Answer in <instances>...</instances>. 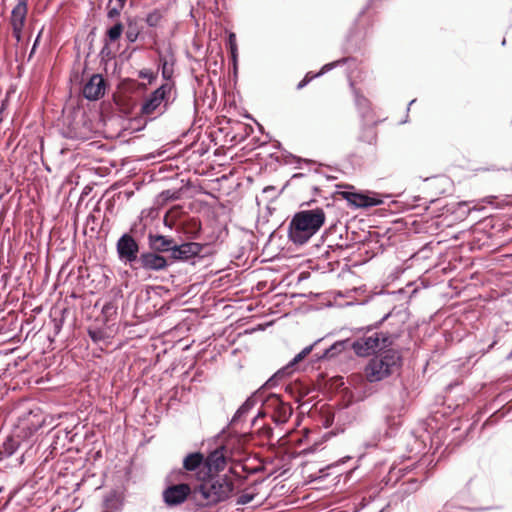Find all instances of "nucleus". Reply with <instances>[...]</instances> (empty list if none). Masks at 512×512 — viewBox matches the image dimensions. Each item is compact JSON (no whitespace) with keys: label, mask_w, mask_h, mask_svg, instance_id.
I'll use <instances>...</instances> for the list:
<instances>
[{"label":"nucleus","mask_w":512,"mask_h":512,"mask_svg":"<svg viewBox=\"0 0 512 512\" xmlns=\"http://www.w3.org/2000/svg\"><path fill=\"white\" fill-rule=\"evenodd\" d=\"M325 220L323 208L301 210L293 215L289 223L288 237L294 244L303 245L321 229Z\"/></svg>","instance_id":"f257e3e1"},{"label":"nucleus","mask_w":512,"mask_h":512,"mask_svg":"<svg viewBox=\"0 0 512 512\" xmlns=\"http://www.w3.org/2000/svg\"><path fill=\"white\" fill-rule=\"evenodd\" d=\"M176 99L174 82H165L144 96L140 105V115L146 120H155L162 116Z\"/></svg>","instance_id":"f03ea898"},{"label":"nucleus","mask_w":512,"mask_h":512,"mask_svg":"<svg viewBox=\"0 0 512 512\" xmlns=\"http://www.w3.org/2000/svg\"><path fill=\"white\" fill-rule=\"evenodd\" d=\"M401 355L397 350L388 349L369 360L364 373L367 381L370 383L380 382L393 373L401 366Z\"/></svg>","instance_id":"7ed1b4c3"},{"label":"nucleus","mask_w":512,"mask_h":512,"mask_svg":"<svg viewBox=\"0 0 512 512\" xmlns=\"http://www.w3.org/2000/svg\"><path fill=\"white\" fill-rule=\"evenodd\" d=\"M233 490V482H200L193 491V497L201 505L223 501Z\"/></svg>","instance_id":"20e7f679"},{"label":"nucleus","mask_w":512,"mask_h":512,"mask_svg":"<svg viewBox=\"0 0 512 512\" xmlns=\"http://www.w3.org/2000/svg\"><path fill=\"white\" fill-rule=\"evenodd\" d=\"M393 338L388 333L373 332L357 339L353 343V349L359 356H368L392 345Z\"/></svg>","instance_id":"39448f33"},{"label":"nucleus","mask_w":512,"mask_h":512,"mask_svg":"<svg viewBox=\"0 0 512 512\" xmlns=\"http://www.w3.org/2000/svg\"><path fill=\"white\" fill-rule=\"evenodd\" d=\"M228 452L223 446L211 451L205 457V473L204 476H199L196 480H212L219 476L227 468Z\"/></svg>","instance_id":"423d86ee"},{"label":"nucleus","mask_w":512,"mask_h":512,"mask_svg":"<svg viewBox=\"0 0 512 512\" xmlns=\"http://www.w3.org/2000/svg\"><path fill=\"white\" fill-rule=\"evenodd\" d=\"M116 251L118 259L124 264H133L138 260L139 245L137 241L128 233L123 234L117 241Z\"/></svg>","instance_id":"0eeeda50"},{"label":"nucleus","mask_w":512,"mask_h":512,"mask_svg":"<svg viewBox=\"0 0 512 512\" xmlns=\"http://www.w3.org/2000/svg\"><path fill=\"white\" fill-rule=\"evenodd\" d=\"M186 472H196L197 477L204 476L205 473V456L201 452H192L187 454L183 459V468L173 470L170 478H181Z\"/></svg>","instance_id":"6e6552de"},{"label":"nucleus","mask_w":512,"mask_h":512,"mask_svg":"<svg viewBox=\"0 0 512 512\" xmlns=\"http://www.w3.org/2000/svg\"><path fill=\"white\" fill-rule=\"evenodd\" d=\"M265 408L272 410V420L276 424L286 423L292 415L291 406L283 402L277 395H270L267 398Z\"/></svg>","instance_id":"1a4fd4ad"},{"label":"nucleus","mask_w":512,"mask_h":512,"mask_svg":"<svg viewBox=\"0 0 512 512\" xmlns=\"http://www.w3.org/2000/svg\"><path fill=\"white\" fill-rule=\"evenodd\" d=\"M191 494V488L184 482L171 485L163 491V500L167 506H177L183 503Z\"/></svg>","instance_id":"9d476101"},{"label":"nucleus","mask_w":512,"mask_h":512,"mask_svg":"<svg viewBox=\"0 0 512 512\" xmlns=\"http://www.w3.org/2000/svg\"><path fill=\"white\" fill-rule=\"evenodd\" d=\"M321 342V339L316 340L311 345L302 349L285 367L277 371L273 377H271L266 383L265 386L272 387L275 385L277 379L284 377L285 375H289L295 370V366L301 362L304 358H306L313 349Z\"/></svg>","instance_id":"9b49d317"},{"label":"nucleus","mask_w":512,"mask_h":512,"mask_svg":"<svg viewBox=\"0 0 512 512\" xmlns=\"http://www.w3.org/2000/svg\"><path fill=\"white\" fill-rule=\"evenodd\" d=\"M27 2L28 0H17V4L11 13V25L13 30V36L17 41L21 40L22 30L25 25L27 15Z\"/></svg>","instance_id":"f8f14e48"},{"label":"nucleus","mask_w":512,"mask_h":512,"mask_svg":"<svg viewBox=\"0 0 512 512\" xmlns=\"http://www.w3.org/2000/svg\"><path fill=\"white\" fill-rule=\"evenodd\" d=\"M136 263H139L140 267L147 271H161L168 266L166 258L154 251L142 253Z\"/></svg>","instance_id":"ddd939ff"},{"label":"nucleus","mask_w":512,"mask_h":512,"mask_svg":"<svg viewBox=\"0 0 512 512\" xmlns=\"http://www.w3.org/2000/svg\"><path fill=\"white\" fill-rule=\"evenodd\" d=\"M105 81L100 74H94L83 87V96L88 100H98L105 94Z\"/></svg>","instance_id":"4468645a"},{"label":"nucleus","mask_w":512,"mask_h":512,"mask_svg":"<svg viewBox=\"0 0 512 512\" xmlns=\"http://www.w3.org/2000/svg\"><path fill=\"white\" fill-rule=\"evenodd\" d=\"M342 195L345 200L358 208L377 206L382 203L381 199L377 197H371L364 193L344 191Z\"/></svg>","instance_id":"2eb2a0df"},{"label":"nucleus","mask_w":512,"mask_h":512,"mask_svg":"<svg viewBox=\"0 0 512 512\" xmlns=\"http://www.w3.org/2000/svg\"><path fill=\"white\" fill-rule=\"evenodd\" d=\"M202 251V246L196 242H187L173 246L171 258L174 260H188L197 256Z\"/></svg>","instance_id":"dca6fc26"},{"label":"nucleus","mask_w":512,"mask_h":512,"mask_svg":"<svg viewBox=\"0 0 512 512\" xmlns=\"http://www.w3.org/2000/svg\"><path fill=\"white\" fill-rule=\"evenodd\" d=\"M159 64L161 68V75L165 82H173L172 77L174 74L175 57L171 49L165 52H159Z\"/></svg>","instance_id":"f3484780"},{"label":"nucleus","mask_w":512,"mask_h":512,"mask_svg":"<svg viewBox=\"0 0 512 512\" xmlns=\"http://www.w3.org/2000/svg\"><path fill=\"white\" fill-rule=\"evenodd\" d=\"M148 244L150 249L154 252H172L174 240L159 234H149Z\"/></svg>","instance_id":"a211bd4d"},{"label":"nucleus","mask_w":512,"mask_h":512,"mask_svg":"<svg viewBox=\"0 0 512 512\" xmlns=\"http://www.w3.org/2000/svg\"><path fill=\"white\" fill-rule=\"evenodd\" d=\"M345 463V460H341L340 462L333 463L329 466H327L325 469L321 470L322 475L319 477H315L313 480H319L320 478L330 477L334 476L336 479L342 477L344 472L340 471V467L342 464ZM355 467H352L348 469L345 472V479H349L352 476V473L354 472Z\"/></svg>","instance_id":"6ab92c4d"},{"label":"nucleus","mask_w":512,"mask_h":512,"mask_svg":"<svg viewBox=\"0 0 512 512\" xmlns=\"http://www.w3.org/2000/svg\"><path fill=\"white\" fill-rule=\"evenodd\" d=\"M21 440L19 435H12L0 445V455L2 457H10L20 447Z\"/></svg>","instance_id":"aec40b11"},{"label":"nucleus","mask_w":512,"mask_h":512,"mask_svg":"<svg viewBox=\"0 0 512 512\" xmlns=\"http://www.w3.org/2000/svg\"><path fill=\"white\" fill-rule=\"evenodd\" d=\"M256 402L257 400L254 395L247 398L234 414L231 420V424H236L241 421L245 415L255 406Z\"/></svg>","instance_id":"412c9836"},{"label":"nucleus","mask_w":512,"mask_h":512,"mask_svg":"<svg viewBox=\"0 0 512 512\" xmlns=\"http://www.w3.org/2000/svg\"><path fill=\"white\" fill-rule=\"evenodd\" d=\"M140 32L141 27L138 24V20L136 18L129 17L127 19V30L125 33L127 41L130 43L136 42Z\"/></svg>","instance_id":"4be33fe9"},{"label":"nucleus","mask_w":512,"mask_h":512,"mask_svg":"<svg viewBox=\"0 0 512 512\" xmlns=\"http://www.w3.org/2000/svg\"><path fill=\"white\" fill-rule=\"evenodd\" d=\"M258 497L257 489L255 485H250L248 488H246L244 491H242L237 499L238 504H249L255 500V498Z\"/></svg>","instance_id":"5701e85b"},{"label":"nucleus","mask_w":512,"mask_h":512,"mask_svg":"<svg viewBox=\"0 0 512 512\" xmlns=\"http://www.w3.org/2000/svg\"><path fill=\"white\" fill-rule=\"evenodd\" d=\"M344 347V342H336L333 345H331L329 348L325 349L322 354H315L316 360H322V359H330L336 356L338 353L342 351Z\"/></svg>","instance_id":"b1692460"},{"label":"nucleus","mask_w":512,"mask_h":512,"mask_svg":"<svg viewBox=\"0 0 512 512\" xmlns=\"http://www.w3.org/2000/svg\"><path fill=\"white\" fill-rule=\"evenodd\" d=\"M162 21L163 13L158 9H154L153 11L149 12L145 17L146 24L151 28L160 27Z\"/></svg>","instance_id":"393cba45"},{"label":"nucleus","mask_w":512,"mask_h":512,"mask_svg":"<svg viewBox=\"0 0 512 512\" xmlns=\"http://www.w3.org/2000/svg\"><path fill=\"white\" fill-rule=\"evenodd\" d=\"M348 59L347 58H343V59H340V60H337V61H334V62H331V63H328V64H325L319 73H317L316 75H313V76H310V74H306V76L304 77V82L306 84H308L314 77H317V76H320L330 70H332L333 68L345 63Z\"/></svg>","instance_id":"a878e982"},{"label":"nucleus","mask_w":512,"mask_h":512,"mask_svg":"<svg viewBox=\"0 0 512 512\" xmlns=\"http://www.w3.org/2000/svg\"><path fill=\"white\" fill-rule=\"evenodd\" d=\"M105 510L103 512H114L121 506L120 495L113 493L111 496L106 497L104 500Z\"/></svg>","instance_id":"bb28decb"},{"label":"nucleus","mask_w":512,"mask_h":512,"mask_svg":"<svg viewBox=\"0 0 512 512\" xmlns=\"http://www.w3.org/2000/svg\"><path fill=\"white\" fill-rule=\"evenodd\" d=\"M111 3H112V0H110V1H109V4H108L107 17H108V19H110V20H114V19H116V18H118V17H119V15H120V13H121L122 9H123V8H124V6H125V2H117V1H116L115 6H113V7H110Z\"/></svg>","instance_id":"cd10ccee"},{"label":"nucleus","mask_w":512,"mask_h":512,"mask_svg":"<svg viewBox=\"0 0 512 512\" xmlns=\"http://www.w3.org/2000/svg\"><path fill=\"white\" fill-rule=\"evenodd\" d=\"M123 32V25L120 22L114 24L107 30V37L111 42L118 40Z\"/></svg>","instance_id":"c85d7f7f"},{"label":"nucleus","mask_w":512,"mask_h":512,"mask_svg":"<svg viewBox=\"0 0 512 512\" xmlns=\"http://www.w3.org/2000/svg\"><path fill=\"white\" fill-rule=\"evenodd\" d=\"M228 45L230 49V53L233 59V62L236 63L237 61V55H238V48L236 43V35L234 33H229L228 35Z\"/></svg>","instance_id":"c756f323"},{"label":"nucleus","mask_w":512,"mask_h":512,"mask_svg":"<svg viewBox=\"0 0 512 512\" xmlns=\"http://www.w3.org/2000/svg\"><path fill=\"white\" fill-rule=\"evenodd\" d=\"M57 472L59 477L68 478L73 477V472L70 471L68 463L66 461L58 462Z\"/></svg>","instance_id":"7c9ffc66"},{"label":"nucleus","mask_w":512,"mask_h":512,"mask_svg":"<svg viewBox=\"0 0 512 512\" xmlns=\"http://www.w3.org/2000/svg\"><path fill=\"white\" fill-rule=\"evenodd\" d=\"M355 102H356L357 107L361 111H364L366 108L369 107L368 100L365 97L360 96L358 93H355Z\"/></svg>","instance_id":"2f4dec72"},{"label":"nucleus","mask_w":512,"mask_h":512,"mask_svg":"<svg viewBox=\"0 0 512 512\" xmlns=\"http://www.w3.org/2000/svg\"><path fill=\"white\" fill-rule=\"evenodd\" d=\"M140 76L144 77V78H148L150 83L155 78V76H153L152 74H149L147 72H140Z\"/></svg>","instance_id":"473e14b6"},{"label":"nucleus","mask_w":512,"mask_h":512,"mask_svg":"<svg viewBox=\"0 0 512 512\" xmlns=\"http://www.w3.org/2000/svg\"><path fill=\"white\" fill-rule=\"evenodd\" d=\"M307 84L304 82V80H301L298 85H297V89H302L303 87H305Z\"/></svg>","instance_id":"72a5a7b5"},{"label":"nucleus","mask_w":512,"mask_h":512,"mask_svg":"<svg viewBox=\"0 0 512 512\" xmlns=\"http://www.w3.org/2000/svg\"><path fill=\"white\" fill-rule=\"evenodd\" d=\"M39 37H40V34L37 36V38H36V40H35V42H34V44H33V47H32V50H31V53H33V52H34V50H35V48H36V45H37V43H38Z\"/></svg>","instance_id":"f704fd0d"},{"label":"nucleus","mask_w":512,"mask_h":512,"mask_svg":"<svg viewBox=\"0 0 512 512\" xmlns=\"http://www.w3.org/2000/svg\"><path fill=\"white\" fill-rule=\"evenodd\" d=\"M89 335L92 339H96V332L95 331H89Z\"/></svg>","instance_id":"c9c22d12"},{"label":"nucleus","mask_w":512,"mask_h":512,"mask_svg":"<svg viewBox=\"0 0 512 512\" xmlns=\"http://www.w3.org/2000/svg\"><path fill=\"white\" fill-rule=\"evenodd\" d=\"M389 315H390L389 313H388V314H386V315L382 318L381 322H382V321H384V320H386V319L389 317Z\"/></svg>","instance_id":"e433bc0d"},{"label":"nucleus","mask_w":512,"mask_h":512,"mask_svg":"<svg viewBox=\"0 0 512 512\" xmlns=\"http://www.w3.org/2000/svg\"><path fill=\"white\" fill-rule=\"evenodd\" d=\"M256 420H257V417H255V418L253 419L252 423H253V424H255V423H256Z\"/></svg>","instance_id":"4c0bfd02"},{"label":"nucleus","mask_w":512,"mask_h":512,"mask_svg":"<svg viewBox=\"0 0 512 512\" xmlns=\"http://www.w3.org/2000/svg\"><path fill=\"white\" fill-rule=\"evenodd\" d=\"M117 2H125L126 3V0H116Z\"/></svg>","instance_id":"58836bf2"},{"label":"nucleus","mask_w":512,"mask_h":512,"mask_svg":"<svg viewBox=\"0 0 512 512\" xmlns=\"http://www.w3.org/2000/svg\"><path fill=\"white\" fill-rule=\"evenodd\" d=\"M223 480H228V477H227L226 474L224 475V479Z\"/></svg>","instance_id":"ea45409f"}]
</instances>
